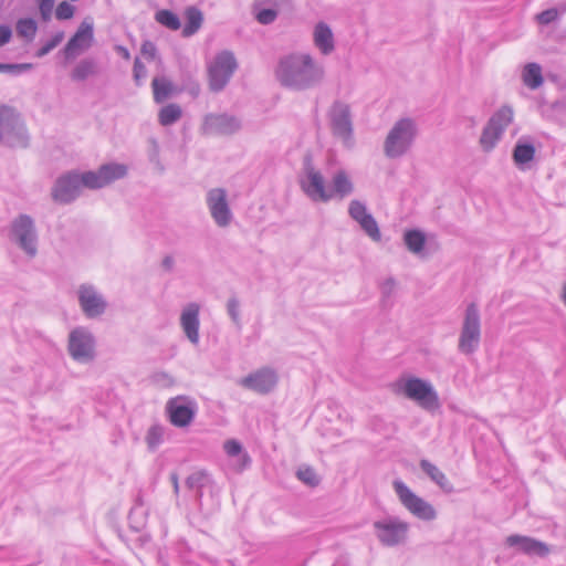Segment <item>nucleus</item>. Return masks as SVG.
Masks as SVG:
<instances>
[{"label":"nucleus","instance_id":"f257e3e1","mask_svg":"<svg viewBox=\"0 0 566 566\" xmlns=\"http://www.w3.org/2000/svg\"><path fill=\"white\" fill-rule=\"evenodd\" d=\"M281 85L304 91L316 87L324 82L325 67L315 61L311 54L295 52L283 56L275 71Z\"/></svg>","mask_w":566,"mask_h":566},{"label":"nucleus","instance_id":"f03ea898","mask_svg":"<svg viewBox=\"0 0 566 566\" xmlns=\"http://www.w3.org/2000/svg\"><path fill=\"white\" fill-rule=\"evenodd\" d=\"M418 135V125L413 118L398 119L387 134L384 153L390 159L400 158L412 147Z\"/></svg>","mask_w":566,"mask_h":566},{"label":"nucleus","instance_id":"7ed1b4c3","mask_svg":"<svg viewBox=\"0 0 566 566\" xmlns=\"http://www.w3.org/2000/svg\"><path fill=\"white\" fill-rule=\"evenodd\" d=\"M397 390L424 410L440 407L438 392L429 380L416 376L402 377L397 381Z\"/></svg>","mask_w":566,"mask_h":566},{"label":"nucleus","instance_id":"20e7f679","mask_svg":"<svg viewBox=\"0 0 566 566\" xmlns=\"http://www.w3.org/2000/svg\"><path fill=\"white\" fill-rule=\"evenodd\" d=\"M331 132L342 145L352 149L355 146L353 115L350 106L344 102L336 101L328 111Z\"/></svg>","mask_w":566,"mask_h":566},{"label":"nucleus","instance_id":"39448f33","mask_svg":"<svg viewBox=\"0 0 566 566\" xmlns=\"http://www.w3.org/2000/svg\"><path fill=\"white\" fill-rule=\"evenodd\" d=\"M394 490L401 505L416 518L424 522L434 521L438 516L437 510L431 503L417 495L405 482L394 481Z\"/></svg>","mask_w":566,"mask_h":566},{"label":"nucleus","instance_id":"423d86ee","mask_svg":"<svg viewBox=\"0 0 566 566\" xmlns=\"http://www.w3.org/2000/svg\"><path fill=\"white\" fill-rule=\"evenodd\" d=\"M238 69L235 56L230 51H221L208 63L209 88L221 92Z\"/></svg>","mask_w":566,"mask_h":566},{"label":"nucleus","instance_id":"0eeeda50","mask_svg":"<svg viewBox=\"0 0 566 566\" xmlns=\"http://www.w3.org/2000/svg\"><path fill=\"white\" fill-rule=\"evenodd\" d=\"M480 340V313L476 304L471 303L465 308L458 348L465 355L473 354L479 348Z\"/></svg>","mask_w":566,"mask_h":566},{"label":"nucleus","instance_id":"6e6552de","mask_svg":"<svg viewBox=\"0 0 566 566\" xmlns=\"http://www.w3.org/2000/svg\"><path fill=\"white\" fill-rule=\"evenodd\" d=\"M10 239L28 256L33 258L38 253V233L34 221L28 214H20L11 223Z\"/></svg>","mask_w":566,"mask_h":566},{"label":"nucleus","instance_id":"1a4fd4ad","mask_svg":"<svg viewBox=\"0 0 566 566\" xmlns=\"http://www.w3.org/2000/svg\"><path fill=\"white\" fill-rule=\"evenodd\" d=\"M0 142L12 147H24L28 142L27 130L20 115L4 106L0 107Z\"/></svg>","mask_w":566,"mask_h":566},{"label":"nucleus","instance_id":"9d476101","mask_svg":"<svg viewBox=\"0 0 566 566\" xmlns=\"http://www.w3.org/2000/svg\"><path fill=\"white\" fill-rule=\"evenodd\" d=\"M409 523L397 516H388L374 523L375 534L378 541L388 547L405 543L409 532Z\"/></svg>","mask_w":566,"mask_h":566},{"label":"nucleus","instance_id":"9b49d317","mask_svg":"<svg viewBox=\"0 0 566 566\" xmlns=\"http://www.w3.org/2000/svg\"><path fill=\"white\" fill-rule=\"evenodd\" d=\"M300 185L304 193L315 202L331 201L329 188L325 185L324 176L319 170L313 167L310 163L304 166L303 175L300 179Z\"/></svg>","mask_w":566,"mask_h":566},{"label":"nucleus","instance_id":"f8f14e48","mask_svg":"<svg viewBox=\"0 0 566 566\" xmlns=\"http://www.w3.org/2000/svg\"><path fill=\"white\" fill-rule=\"evenodd\" d=\"M206 203L209 213L219 228H227L233 219L230 205L228 202V192L223 188H212L206 195Z\"/></svg>","mask_w":566,"mask_h":566},{"label":"nucleus","instance_id":"ddd939ff","mask_svg":"<svg viewBox=\"0 0 566 566\" xmlns=\"http://www.w3.org/2000/svg\"><path fill=\"white\" fill-rule=\"evenodd\" d=\"M95 340L92 333L84 327L74 328L69 335L70 356L78 363H88L94 358Z\"/></svg>","mask_w":566,"mask_h":566},{"label":"nucleus","instance_id":"4468645a","mask_svg":"<svg viewBox=\"0 0 566 566\" xmlns=\"http://www.w3.org/2000/svg\"><path fill=\"white\" fill-rule=\"evenodd\" d=\"M170 422L178 428L189 426L197 413V402L189 397L178 396L168 400L166 406Z\"/></svg>","mask_w":566,"mask_h":566},{"label":"nucleus","instance_id":"2eb2a0df","mask_svg":"<svg viewBox=\"0 0 566 566\" xmlns=\"http://www.w3.org/2000/svg\"><path fill=\"white\" fill-rule=\"evenodd\" d=\"M241 119L229 113H210L205 116L202 129L209 135H232L241 129Z\"/></svg>","mask_w":566,"mask_h":566},{"label":"nucleus","instance_id":"dca6fc26","mask_svg":"<svg viewBox=\"0 0 566 566\" xmlns=\"http://www.w3.org/2000/svg\"><path fill=\"white\" fill-rule=\"evenodd\" d=\"M82 190L80 174L70 171L62 175L52 189L53 199L61 203H70L75 200Z\"/></svg>","mask_w":566,"mask_h":566},{"label":"nucleus","instance_id":"f3484780","mask_svg":"<svg viewBox=\"0 0 566 566\" xmlns=\"http://www.w3.org/2000/svg\"><path fill=\"white\" fill-rule=\"evenodd\" d=\"M80 306L88 318L101 316L106 310V301L97 290L90 284H82L77 291Z\"/></svg>","mask_w":566,"mask_h":566},{"label":"nucleus","instance_id":"a211bd4d","mask_svg":"<svg viewBox=\"0 0 566 566\" xmlns=\"http://www.w3.org/2000/svg\"><path fill=\"white\" fill-rule=\"evenodd\" d=\"M200 305L191 302L185 305L180 313V327L186 338L191 345L198 346L200 343Z\"/></svg>","mask_w":566,"mask_h":566},{"label":"nucleus","instance_id":"6ab92c4d","mask_svg":"<svg viewBox=\"0 0 566 566\" xmlns=\"http://www.w3.org/2000/svg\"><path fill=\"white\" fill-rule=\"evenodd\" d=\"M276 382V373L273 369L265 367L251 373L247 377L242 378L239 384L258 394H268L275 387Z\"/></svg>","mask_w":566,"mask_h":566},{"label":"nucleus","instance_id":"aec40b11","mask_svg":"<svg viewBox=\"0 0 566 566\" xmlns=\"http://www.w3.org/2000/svg\"><path fill=\"white\" fill-rule=\"evenodd\" d=\"M505 545L507 547H513L518 553H523L528 556L545 557L551 552L549 547L544 542L518 534L507 536L505 538Z\"/></svg>","mask_w":566,"mask_h":566},{"label":"nucleus","instance_id":"412c9836","mask_svg":"<svg viewBox=\"0 0 566 566\" xmlns=\"http://www.w3.org/2000/svg\"><path fill=\"white\" fill-rule=\"evenodd\" d=\"M224 452L230 458V467L235 472H242L251 463V458L243 450L242 444L234 439L227 440L223 444Z\"/></svg>","mask_w":566,"mask_h":566},{"label":"nucleus","instance_id":"4be33fe9","mask_svg":"<svg viewBox=\"0 0 566 566\" xmlns=\"http://www.w3.org/2000/svg\"><path fill=\"white\" fill-rule=\"evenodd\" d=\"M328 188L331 200L334 198L343 199L354 191V185L344 169H339L333 175L332 185Z\"/></svg>","mask_w":566,"mask_h":566},{"label":"nucleus","instance_id":"5701e85b","mask_svg":"<svg viewBox=\"0 0 566 566\" xmlns=\"http://www.w3.org/2000/svg\"><path fill=\"white\" fill-rule=\"evenodd\" d=\"M420 468L442 491L453 492V485L438 467L428 460H421Z\"/></svg>","mask_w":566,"mask_h":566},{"label":"nucleus","instance_id":"b1692460","mask_svg":"<svg viewBox=\"0 0 566 566\" xmlns=\"http://www.w3.org/2000/svg\"><path fill=\"white\" fill-rule=\"evenodd\" d=\"M523 84L530 90H537L544 83L542 66L537 63H527L521 72Z\"/></svg>","mask_w":566,"mask_h":566},{"label":"nucleus","instance_id":"393cba45","mask_svg":"<svg viewBox=\"0 0 566 566\" xmlns=\"http://www.w3.org/2000/svg\"><path fill=\"white\" fill-rule=\"evenodd\" d=\"M98 170L104 186H107L115 180L122 179L127 175V166L117 163L102 165Z\"/></svg>","mask_w":566,"mask_h":566},{"label":"nucleus","instance_id":"a878e982","mask_svg":"<svg viewBox=\"0 0 566 566\" xmlns=\"http://www.w3.org/2000/svg\"><path fill=\"white\" fill-rule=\"evenodd\" d=\"M534 156L535 147L532 144L518 142L515 145L513 150V160L518 168L524 169L525 165L534 159Z\"/></svg>","mask_w":566,"mask_h":566},{"label":"nucleus","instance_id":"bb28decb","mask_svg":"<svg viewBox=\"0 0 566 566\" xmlns=\"http://www.w3.org/2000/svg\"><path fill=\"white\" fill-rule=\"evenodd\" d=\"M203 22L202 12L196 7H188L185 10L184 35H192L198 32Z\"/></svg>","mask_w":566,"mask_h":566},{"label":"nucleus","instance_id":"cd10ccee","mask_svg":"<svg viewBox=\"0 0 566 566\" xmlns=\"http://www.w3.org/2000/svg\"><path fill=\"white\" fill-rule=\"evenodd\" d=\"M98 73V66L95 60L84 59L80 61L72 71V78L74 81H84L90 76Z\"/></svg>","mask_w":566,"mask_h":566},{"label":"nucleus","instance_id":"c85d7f7f","mask_svg":"<svg viewBox=\"0 0 566 566\" xmlns=\"http://www.w3.org/2000/svg\"><path fill=\"white\" fill-rule=\"evenodd\" d=\"M155 21L169 31H178L181 27V21L177 13L168 9H160L155 12Z\"/></svg>","mask_w":566,"mask_h":566},{"label":"nucleus","instance_id":"c756f323","mask_svg":"<svg viewBox=\"0 0 566 566\" xmlns=\"http://www.w3.org/2000/svg\"><path fill=\"white\" fill-rule=\"evenodd\" d=\"M403 241L411 253L419 255L424 249L426 235L420 230H408L403 234Z\"/></svg>","mask_w":566,"mask_h":566},{"label":"nucleus","instance_id":"7c9ffc66","mask_svg":"<svg viewBox=\"0 0 566 566\" xmlns=\"http://www.w3.org/2000/svg\"><path fill=\"white\" fill-rule=\"evenodd\" d=\"M513 115L514 113L512 107L505 105L497 109L488 123L504 133L507 126L512 123Z\"/></svg>","mask_w":566,"mask_h":566},{"label":"nucleus","instance_id":"2f4dec72","mask_svg":"<svg viewBox=\"0 0 566 566\" xmlns=\"http://www.w3.org/2000/svg\"><path fill=\"white\" fill-rule=\"evenodd\" d=\"M93 38H71L64 49L66 60H73L91 46Z\"/></svg>","mask_w":566,"mask_h":566},{"label":"nucleus","instance_id":"473e14b6","mask_svg":"<svg viewBox=\"0 0 566 566\" xmlns=\"http://www.w3.org/2000/svg\"><path fill=\"white\" fill-rule=\"evenodd\" d=\"M502 135L503 133L501 130L488 123L480 137V144L483 150L490 151L493 149Z\"/></svg>","mask_w":566,"mask_h":566},{"label":"nucleus","instance_id":"72a5a7b5","mask_svg":"<svg viewBox=\"0 0 566 566\" xmlns=\"http://www.w3.org/2000/svg\"><path fill=\"white\" fill-rule=\"evenodd\" d=\"M209 482V475L203 471H196L191 473L187 480L186 485L189 490L196 491V499L201 504L202 492L201 489Z\"/></svg>","mask_w":566,"mask_h":566},{"label":"nucleus","instance_id":"f704fd0d","mask_svg":"<svg viewBox=\"0 0 566 566\" xmlns=\"http://www.w3.org/2000/svg\"><path fill=\"white\" fill-rule=\"evenodd\" d=\"M181 108L177 104H168L159 112V123L163 126H169L181 117Z\"/></svg>","mask_w":566,"mask_h":566},{"label":"nucleus","instance_id":"c9c22d12","mask_svg":"<svg viewBox=\"0 0 566 566\" xmlns=\"http://www.w3.org/2000/svg\"><path fill=\"white\" fill-rule=\"evenodd\" d=\"M154 99L157 103L164 102L171 93V84L165 78L153 80Z\"/></svg>","mask_w":566,"mask_h":566},{"label":"nucleus","instance_id":"e433bc0d","mask_svg":"<svg viewBox=\"0 0 566 566\" xmlns=\"http://www.w3.org/2000/svg\"><path fill=\"white\" fill-rule=\"evenodd\" d=\"M358 224L360 226L361 230L373 241H376V242L380 241L381 233H380L377 221L375 220V218L371 214L365 217V219H363L360 222H358Z\"/></svg>","mask_w":566,"mask_h":566},{"label":"nucleus","instance_id":"4c0bfd02","mask_svg":"<svg viewBox=\"0 0 566 566\" xmlns=\"http://www.w3.org/2000/svg\"><path fill=\"white\" fill-rule=\"evenodd\" d=\"M80 179L82 188L85 187L90 189H99L105 187L98 169L96 171H86L80 174Z\"/></svg>","mask_w":566,"mask_h":566},{"label":"nucleus","instance_id":"58836bf2","mask_svg":"<svg viewBox=\"0 0 566 566\" xmlns=\"http://www.w3.org/2000/svg\"><path fill=\"white\" fill-rule=\"evenodd\" d=\"M296 476L300 481L310 486H316L319 483L317 474L308 465H301L296 471Z\"/></svg>","mask_w":566,"mask_h":566},{"label":"nucleus","instance_id":"ea45409f","mask_svg":"<svg viewBox=\"0 0 566 566\" xmlns=\"http://www.w3.org/2000/svg\"><path fill=\"white\" fill-rule=\"evenodd\" d=\"M566 11V8L563 7L560 9L557 8H551L545 11H542L541 13L536 14L535 19L537 23L547 25L554 21H556L564 12Z\"/></svg>","mask_w":566,"mask_h":566},{"label":"nucleus","instance_id":"a19ab883","mask_svg":"<svg viewBox=\"0 0 566 566\" xmlns=\"http://www.w3.org/2000/svg\"><path fill=\"white\" fill-rule=\"evenodd\" d=\"M164 437L163 427L155 424L151 426L146 434V442L150 450H155L161 442Z\"/></svg>","mask_w":566,"mask_h":566},{"label":"nucleus","instance_id":"79ce46f5","mask_svg":"<svg viewBox=\"0 0 566 566\" xmlns=\"http://www.w3.org/2000/svg\"><path fill=\"white\" fill-rule=\"evenodd\" d=\"M33 67L31 63H0V72L20 75Z\"/></svg>","mask_w":566,"mask_h":566},{"label":"nucleus","instance_id":"37998d69","mask_svg":"<svg viewBox=\"0 0 566 566\" xmlns=\"http://www.w3.org/2000/svg\"><path fill=\"white\" fill-rule=\"evenodd\" d=\"M348 213L357 223L360 222L363 219H365V217L370 214L367 211L366 206L361 201H358V200H353L349 203Z\"/></svg>","mask_w":566,"mask_h":566},{"label":"nucleus","instance_id":"c03bdc74","mask_svg":"<svg viewBox=\"0 0 566 566\" xmlns=\"http://www.w3.org/2000/svg\"><path fill=\"white\" fill-rule=\"evenodd\" d=\"M36 32V22L31 18L20 19L17 23L18 35H34Z\"/></svg>","mask_w":566,"mask_h":566},{"label":"nucleus","instance_id":"a18cd8bd","mask_svg":"<svg viewBox=\"0 0 566 566\" xmlns=\"http://www.w3.org/2000/svg\"><path fill=\"white\" fill-rule=\"evenodd\" d=\"M254 13L256 20L261 24H270L274 22L277 17V12L274 9H259L258 6H254Z\"/></svg>","mask_w":566,"mask_h":566},{"label":"nucleus","instance_id":"49530a36","mask_svg":"<svg viewBox=\"0 0 566 566\" xmlns=\"http://www.w3.org/2000/svg\"><path fill=\"white\" fill-rule=\"evenodd\" d=\"M314 44L324 55L329 54L335 48L334 38H314Z\"/></svg>","mask_w":566,"mask_h":566},{"label":"nucleus","instance_id":"de8ad7c7","mask_svg":"<svg viewBox=\"0 0 566 566\" xmlns=\"http://www.w3.org/2000/svg\"><path fill=\"white\" fill-rule=\"evenodd\" d=\"M227 311L235 325L240 324V302L235 297H231L227 303Z\"/></svg>","mask_w":566,"mask_h":566},{"label":"nucleus","instance_id":"09e8293b","mask_svg":"<svg viewBox=\"0 0 566 566\" xmlns=\"http://www.w3.org/2000/svg\"><path fill=\"white\" fill-rule=\"evenodd\" d=\"M133 74H134V81H135L136 85L140 86L147 76V71L138 57H136V60L134 62Z\"/></svg>","mask_w":566,"mask_h":566},{"label":"nucleus","instance_id":"8fccbe9b","mask_svg":"<svg viewBox=\"0 0 566 566\" xmlns=\"http://www.w3.org/2000/svg\"><path fill=\"white\" fill-rule=\"evenodd\" d=\"M73 13H74L73 6H71L66 1L61 2L57 6L56 11H55L56 18L61 19V20L71 18L73 15Z\"/></svg>","mask_w":566,"mask_h":566},{"label":"nucleus","instance_id":"3c124183","mask_svg":"<svg viewBox=\"0 0 566 566\" xmlns=\"http://www.w3.org/2000/svg\"><path fill=\"white\" fill-rule=\"evenodd\" d=\"M61 39H62V38H51V40H50L48 43H45L42 48H40V49L36 51L35 55H36L38 57H42V56L46 55V54H48L49 52H51L54 48H56V46H57V44H59V42H60V40H61Z\"/></svg>","mask_w":566,"mask_h":566},{"label":"nucleus","instance_id":"603ef678","mask_svg":"<svg viewBox=\"0 0 566 566\" xmlns=\"http://www.w3.org/2000/svg\"><path fill=\"white\" fill-rule=\"evenodd\" d=\"M154 380L156 384L165 386V387H169L174 384V378L169 374L164 373V371L156 373L154 375Z\"/></svg>","mask_w":566,"mask_h":566},{"label":"nucleus","instance_id":"864d4df0","mask_svg":"<svg viewBox=\"0 0 566 566\" xmlns=\"http://www.w3.org/2000/svg\"><path fill=\"white\" fill-rule=\"evenodd\" d=\"M142 54L146 57V59H154L155 55H156V46L153 42L150 41H145L143 46H142Z\"/></svg>","mask_w":566,"mask_h":566},{"label":"nucleus","instance_id":"5fc2aeb1","mask_svg":"<svg viewBox=\"0 0 566 566\" xmlns=\"http://www.w3.org/2000/svg\"><path fill=\"white\" fill-rule=\"evenodd\" d=\"M313 35H333V30L327 23L322 21L315 25Z\"/></svg>","mask_w":566,"mask_h":566},{"label":"nucleus","instance_id":"6e6d98bb","mask_svg":"<svg viewBox=\"0 0 566 566\" xmlns=\"http://www.w3.org/2000/svg\"><path fill=\"white\" fill-rule=\"evenodd\" d=\"M93 34V24L90 21H84L74 35H92Z\"/></svg>","mask_w":566,"mask_h":566},{"label":"nucleus","instance_id":"4d7b16f0","mask_svg":"<svg viewBox=\"0 0 566 566\" xmlns=\"http://www.w3.org/2000/svg\"><path fill=\"white\" fill-rule=\"evenodd\" d=\"M55 0H40L41 13L46 17L51 13Z\"/></svg>","mask_w":566,"mask_h":566},{"label":"nucleus","instance_id":"13d9d810","mask_svg":"<svg viewBox=\"0 0 566 566\" xmlns=\"http://www.w3.org/2000/svg\"><path fill=\"white\" fill-rule=\"evenodd\" d=\"M395 287V282L392 279H388L387 281L384 282L382 284V293L385 295H389L391 293V291L394 290Z\"/></svg>","mask_w":566,"mask_h":566},{"label":"nucleus","instance_id":"bf43d9fd","mask_svg":"<svg viewBox=\"0 0 566 566\" xmlns=\"http://www.w3.org/2000/svg\"><path fill=\"white\" fill-rule=\"evenodd\" d=\"M170 481L172 483L175 494H178L179 493L178 475L176 473H171L170 474Z\"/></svg>","mask_w":566,"mask_h":566},{"label":"nucleus","instance_id":"052dcab7","mask_svg":"<svg viewBox=\"0 0 566 566\" xmlns=\"http://www.w3.org/2000/svg\"><path fill=\"white\" fill-rule=\"evenodd\" d=\"M116 51L126 60L130 57L129 51L124 46H116Z\"/></svg>","mask_w":566,"mask_h":566},{"label":"nucleus","instance_id":"680f3d73","mask_svg":"<svg viewBox=\"0 0 566 566\" xmlns=\"http://www.w3.org/2000/svg\"><path fill=\"white\" fill-rule=\"evenodd\" d=\"M0 35H12V30L9 25H0Z\"/></svg>","mask_w":566,"mask_h":566},{"label":"nucleus","instance_id":"e2e57ef3","mask_svg":"<svg viewBox=\"0 0 566 566\" xmlns=\"http://www.w3.org/2000/svg\"><path fill=\"white\" fill-rule=\"evenodd\" d=\"M163 265L170 270L174 266V259L171 256H166L163 261Z\"/></svg>","mask_w":566,"mask_h":566},{"label":"nucleus","instance_id":"0e129e2a","mask_svg":"<svg viewBox=\"0 0 566 566\" xmlns=\"http://www.w3.org/2000/svg\"><path fill=\"white\" fill-rule=\"evenodd\" d=\"M560 297H562L563 303H564V304H565V306H566V282H565V283H564V285H563V290H562V295H560Z\"/></svg>","mask_w":566,"mask_h":566},{"label":"nucleus","instance_id":"69168bd1","mask_svg":"<svg viewBox=\"0 0 566 566\" xmlns=\"http://www.w3.org/2000/svg\"><path fill=\"white\" fill-rule=\"evenodd\" d=\"M11 38H0V46H3L10 41Z\"/></svg>","mask_w":566,"mask_h":566}]
</instances>
